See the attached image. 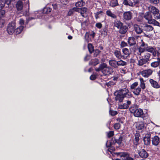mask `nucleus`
<instances>
[{
	"instance_id": "f8f14e48",
	"label": "nucleus",
	"mask_w": 160,
	"mask_h": 160,
	"mask_svg": "<svg viewBox=\"0 0 160 160\" xmlns=\"http://www.w3.org/2000/svg\"><path fill=\"white\" fill-rule=\"evenodd\" d=\"M138 153L140 156L142 158H146L148 156L147 152L143 149L141 151H138Z\"/></svg>"
},
{
	"instance_id": "e433bc0d",
	"label": "nucleus",
	"mask_w": 160,
	"mask_h": 160,
	"mask_svg": "<svg viewBox=\"0 0 160 160\" xmlns=\"http://www.w3.org/2000/svg\"><path fill=\"white\" fill-rule=\"evenodd\" d=\"M118 62V66H124L127 65V62L123 61L122 60H120V61Z\"/></svg>"
},
{
	"instance_id": "6ab92c4d",
	"label": "nucleus",
	"mask_w": 160,
	"mask_h": 160,
	"mask_svg": "<svg viewBox=\"0 0 160 160\" xmlns=\"http://www.w3.org/2000/svg\"><path fill=\"white\" fill-rule=\"evenodd\" d=\"M143 141L145 145H148L150 144V135L148 134L143 138Z\"/></svg>"
},
{
	"instance_id": "4468645a",
	"label": "nucleus",
	"mask_w": 160,
	"mask_h": 160,
	"mask_svg": "<svg viewBox=\"0 0 160 160\" xmlns=\"http://www.w3.org/2000/svg\"><path fill=\"white\" fill-rule=\"evenodd\" d=\"M152 144L153 145L157 146L158 145L160 142L159 138L158 136H156L152 138Z\"/></svg>"
},
{
	"instance_id": "603ef678",
	"label": "nucleus",
	"mask_w": 160,
	"mask_h": 160,
	"mask_svg": "<svg viewBox=\"0 0 160 160\" xmlns=\"http://www.w3.org/2000/svg\"><path fill=\"white\" fill-rule=\"evenodd\" d=\"M109 113L111 116H114L118 114V112L116 111L110 110L109 111Z\"/></svg>"
},
{
	"instance_id": "0eeeda50",
	"label": "nucleus",
	"mask_w": 160,
	"mask_h": 160,
	"mask_svg": "<svg viewBox=\"0 0 160 160\" xmlns=\"http://www.w3.org/2000/svg\"><path fill=\"white\" fill-rule=\"evenodd\" d=\"M140 135L139 133L136 132L135 134V138L133 140V147L134 149H136L139 144V141Z\"/></svg>"
},
{
	"instance_id": "e2e57ef3",
	"label": "nucleus",
	"mask_w": 160,
	"mask_h": 160,
	"mask_svg": "<svg viewBox=\"0 0 160 160\" xmlns=\"http://www.w3.org/2000/svg\"><path fill=\"white\" fill-rule=\"evenodd\" d=\"M145 49H146L145 48H142L141 47H140L138 48L139 52L141 53L144 52L145 51Z\"/></svg>"
},
{
	"instance_id": "6e6d98bb",
	"label": "nucleus",
	"mask_w": 160,
	"mask_h": 160,
	"mask_svg": "<svg viewBox=\"0 0 160 160\" xmlns=\"http://www.w3.org/2000/svg\"><path fill=\"white\" fill-rule=\"evenodd\" d=\"M127 46V43L124 41H122L120 44L121 48H123Z\"/></svg>"
},
{
	"instance_id": "cd10ccee",
	"label": "nucleus",
	"mask_w": 160,
	"mask_h": 160,
	"mask_svg": "<svg viewBox=\"0 0 160 160\" xmlns=\"http://www.w3.org/2000/svg\"><path fill=\"white\" fill-rule=\"evenodd\" d=\"M106 14L108 16L114 19L117 18V16L114 13H112L110 10H108L106 12Z\"/></svg>"
},
{
	"instance_id": "5fc2aeb1",
	"label": "nucleus",
	"mask_w": 160,
	"mask_h": 160,
	"mask_svg": "<svg viewBox=\"0 0 160 160\" xmlns=\"http://www.w3.org/2000/svg\"><path fill=\"white\" fill-rule=\"evenodd\" d=\"M151 23L153 24L156 26H158L159 23L154 20L151 19Z\"/></svg>"
},
{
	"instance_id": "423d86ee",
	"label": "nucleus",
	"mask_w": 160,
	"mask_h": 160,
	"mask_svg": "<svg viewBox=\"0 0 160 160\" xmlns=\"http://www.w3.org/2000/svg\"><path fill=\"white\" fill-rule=\"evenodd\" d=\"M115 145V144L114 143H113L112 141L111 140L107 141L106 143V146L107 148H108V150L111 153H112V152L115 150L114 147L113 146V145Z\"/></svg>"
},
{
	"instance_id": "393cba45",
	"label": "nucleus",
	"mask_w": 160,
	"mask_h": 160,
	"mask_svg": "<svg viewBox=\"0 0 160 160\" xmlns=\"http://www.w3.org/2000/svg\"><path fill=\"white\" fill-rule=\"evenodd\" d=\"M151 84L154 88H160V85L156 81L151 79Z\"/></svg>"
},
{
	"instance_id": "2f4dec72",
	"label": "nucleus",
	"mask_w": 160,
	"mask_h": 160,
	"mask_svg": "<svg viewBox=\"0 0 160 160\" xmlns=\"http://www.w3.org/2000/svg\"><path fill=\"white\" fill-rule=\"evenodd\" d=\"M144 18L147 21V22L150 23V12H148L145 13L144 16Z\"/></svg>"
},
{
	"instance_id": "680f3d73",
	"label": "nucleus",
	"mask_w": 160,
	"mask_h": 160,
	"mask_svg": "<svg viewBox=\"0 0 160 160\" xmlns=\"http://www.w3.org/2000/svg\"><path fill=\"white\" fill-rule=\"evenodd\" d=\"M96 27H97L98 29H100L102 27V24L100 22L97 23L96 24Z\"/></svg>"
},
{
	"instance_id": "bf43d9fd",
	"label": "nucleus",
	"mask_w": 160,
	"mask_h": 160,
	"mask_svg": "<svg viewBox=\"0 0 160 160\" xmlns=\"http://www.w3.org/2000/svg\"><path fill=\"white\" fill-rule=\"evenodd\" d=\"M74 12V8L71 9L69 10L68 13V15L70 16Z\"/></svg>"
},
{
	"instance_id": "f704fd0d",
	"label": "nucleus",
	"mask_w": 160,
	"mask_h": 160,
	"mask_svg": "<svg viewBox=\"0 0 160 160\" xmlns=\"http://www.w3.org/2000/svg\"><path fill=\"white\" fill-rule=\"evenodd\" d=\"M88 47L89 51L90 53H92L94 51V47L91 43H88Z\"/></svg>"
},
{
	"instance_id": "8fccbe9b",
	"label": "nucleus",
	"mask_w": 160,
	"mask_h": 160,
	"mask_svg": "<svg viewBox=\"0 0 160 160\" xmlns=\"http://www.w3.org/2000/svg\"><path fill=\"white\" fill-rule=\"evenodd\" d=\"M101 52V51L99 49L95 50L94 53V57H97Z\"/></svg>"
},
{
	"instance_id": "ea45409f",
	"label": "nucleus",
	"mask_w": 160,
	"mask_h": 160,
	"mask_svg": "<svg viewBox=\"0 0 160 160\" xmlns=\"http://www.w3.org/2000/svg\"><path fill=\"white\" fill-rule=\"evenodd\" d=\"M128 153L127 152H123L122 154L121 155V157H120L121 159L123 160H126Z\"/></svg>"
},
{
	"instance_id": "6e6552de",
	"label": "nucleus",
	"mask_w": 160,
	"mask_h": 160,
	"mask_svg": "<svg viewBox=\"0 0 160 160\" xmlns=\"http://www.w3.org/2000/svg\"><path fill=\"white\" fill-rule=\"evenodd\" d=\"M114 72L113 69L111 67H107L102 72L104 76H109L112 75Z\"/></svg>"
},
{
	"instance_id": "13d9d810",
	"label": "nucleus",
	"mask_w": 160,
	"mask_h": 160,
	"mask_svg": "<svg viewBox=\"0 0 160 160\" xmlns=\"http://www.w3.org/2000/svg\"><path fill=\"white\" fill-rule=\"evenodd\" d=\"M97 78V76L95 74H92L90 77V79L91 80H94Z\"/></svg>"
},
{
	"instance_id": "338daca9",
	"label": "nucleus",
	"mask_w": 160,
	"mask_h": 160,
	"mask_svg": "<svg viewBox=\"0 0 160 160\" xmlns=\"http://www.w3.org/2000/svg\"><path fill=\"white\" fill-rule=\"evenodd\" d=\"M126 160H134V159L130 157V154L128 153L127 157L126 158Z\"/></svg>"
},
{
	"instance_id": "37998d69",
	"label": "nucleus",
	"mask_w": 160,
	"mask_h": 160,
	"mask_svg": "<svg viewBox=\"0 0 160 160\" xmlns=\"http://www.w3.org/2000/svg\"><path fill=\"white\" fill-rule=\"evenodd\" d=\"M110 6L112 7H115L118 5L117 0L112 1L111 2Z\"/></svg>"
},
{
	"instance_id": "49530a36",
	"label": "nucleus",
	"mask_w": 160,
	"mask_h": 160,
	"mask_svg": "<svg viewBox=\"0 0 160 160\" xmlns=\"http://www.w3.org/2000/svg\"><path fill=\"white\" fill-rule=\"evenodd\" d=\"M138 82H134L132 84L130 88L131 89H134V88L138 85Z\"/></svg>"
},
{
	"instance_id": "9b49d317",
	"label": "nucleus",
	"mask_w": 160,
	"mask_h": 160,
	"mask_svg": "<svg viewBox=\"0 0 160 160\" xmlns=\"http://www.w3.org/2000/svg\"><path fill=\"white\" fill-rule=\"evenodd\" d=\"M131 101L129 100L127 101L126 102H125L122 104L119 105V108L120 109H126L128 108L129 105L131 104Z\"/></svg>"
},
{
	"instance_id": "473e14b6",
	"label": "nucleus",
	"mask_w": 160,
	"mask_h": 160,
	"mask_svg": "<svg viewBox=\"0 0 160 160\" xmlns=\"http://www.w3.org/2000/svg\"><path fill=\"white\" fill-rule=\"evenodd\" d=\"M103 13L102 11H100L96 12L95 14V16L96 19H98L103 15Z\"/></svg>"
},
{
	"instance_id": "f3484780",
	"label": "nucleus",
	"mask_w": 160,
	"mask_h": 160,
	"mask_svg": "<svg viewBox=\"0 0 160 160\" xmlns=\"http://www.w3.org/2000/svg\"><path fill=\"white\" fill-rule=\"evenodd\" d=\"M128 43L131 46L135 45L136 43L135 38L133 37L129 38L128 40Z\"/></svg>"
},
{
	"instance_id": "052dcab7",
	"label": "nucleus",
	"mask_w": 160,
	"mask_h": 160,
	"mask_svg": "<svg viewBox=\"0 0 160 160\" xmlns=\"http://www.w3.org/2000/svg\"><path fill=\"white\" fill-rule=\"evenodd\" d=\"M5 13V12L4 10L0 9V18H2L1 17L4 15Z\"/></svg>"
},
{
	"instance_id": "ddd939ff",
	"label": "nucleus",
	"mask_w": 160,
	"mask_h": 160,
	"mask_svg": "<svg viewBox=\"0 0 160 160\" xmlns=\"http://www.w3.org/2000/svg\"><path fill=\"white\" fill-rule=\"evenodd\" d=\"M107 67V65L105 63H102L100 65L99 67L98 68H95V70L97 72H99L102 71L104 69Z\"/></svg>"
},
{
	"instance_id": "a211bd4d",
	"label": "nucleus",
	"mask_w": 160,
	"mask_h": 160,
	"mask_svg": "<svg viewBox=\"0 0 160 160\" xmlns=\"http://www.w3.org/2000/svg\"><path fill=\"white\" fill-rule=\"evenodd\" d=\"M123 3L125 5L131 7H133L135 5V4L132 2V0H124Z\"/></svg>"
},
{
	"instance_id": "3c124183",
	"label": "nucleus",
	"mask_w": 160,
	"mask_h": 160,
	"mask_svg": "<svg viewBox=\"0 0 160 160\" xmlns=\"http://www.w3.org/2000/svg\"><path fill=\"white\" fill-rule=\"evenodd\" d=\"M38 18V17L37 16H35L34 17H29L28 18H27V19H26V22L28 23V22L29 21H31L32 20H33V19H36Z\"/></svg>"
},
{
	"instance_id": "72a5a7b5",
	"label": "nucleus",
	"mask_w": 160,
	"mask_h": 160,
	"mask_svg": "<svg viewBox=\"0 0 160 160\" xmlns=\"http://www.w3.org/2000/svg\"><path fill=\"white\" fill-rule=\"evenodd\" d=\"M147 62V61L145 59V58H141L138 61V64L139 66H142Z\"/></svg>"
},
{
	"instance_id": "79ce46f5",
	"label": "nucleus",
	"mask_w": 160,
	"mask_h": 160,
	"mask_svg": "<svg viewBox=\"0 0 160 160\" xmlns=\"http://www.w3.org/2000/svg\"><path fill=\"white\" fill-rule=\"evenodd\" d=\"M6 0H0V9L2 8L4 6L6 2Z\"/></svg>"
},
{
	"instance_id": "a19ab883",
	"label": "nucleus",
	"mask_w": 160,
	"mask_h": 160,
	"mask_svg": "<svg viewBox=\"0 0 160 160\" xmlns=\"http://www.w3.org/2000/svg\"><path fill=\"white\" fill-rule=\"evenodd\" d=\"M150 57V54L148 53H145L144 56L143 57V58H145V59L148 62V61L149 60V59Z\"/></svg>"
},
{
	"instance_id": "09e8293b",
	"label": "nucleus",
	"mask_w": 160,
	"mask_h": 160,
	"mask_svg": "<svg viewBox=\"0 0 160 160\" xmlns=\"http://www.w3.org/2000/svg\"><path fill=\"white\" fill-rule=\"evenodd\" d=\"M114 135L113 131H109L107 134V136L108 138L112 137Z\"/></svg>"
},
{
	"instance_id": "864d4df0",
	"label": "nucleus",
	"mask_w": 160,
	"mask_h": 160,
	"mask_svg": "<svg viewBox=\"0 0 160 160\" xmlns=\"http://www.w3.org/2000/svg\"><path fill=\"white\" fill-rule=\"evenodd\" d=\"M5 21L2 18H0V28L4 27Z\"/></svg>"
},
{
	"instance_id": "f257e3e1",
	"label": "nucleus",
	"mask_w": 160,
	"mask_h": 160,
	"mask_svg": "<svg viewBox=\"0 0 160 160\" xmlns=\"http://www.w3.org/2000/svg\"><path fill=\"white\" fill-rule=\"evenodd\" d=\"M151 53L154 57H157V61H154L151 63V66L153 68H156L159 65L158 58L160 55V46L156 47H151Z\"/></svg>"
},
{
	"instance_id": "58836bf2",
	"label": "nucleus",
	"mask_w": 160,
	"mask_h": 160,
	"mask_svg": "<svg viewBox=\"0 0 160 160\" xmlns=\"http://www.w3.org/2000/svg\"><path fill=\"white\" fill-rule=\"evenodd\" d=\"M142 42V44L141 45L140 47H144L146 49L148 52H150V48L149 47H148V48L147 49V48L148 45L147 44H145L144 42L142 40H141Z\"/></svg>"
},
{
	"instance_id": "b1692460",
	"label": "nucleus",
	"mask_w": 160,
	"mask_h": 160,
	"mask_svg": "<svg viewBox=\"0 0 160 160\" xmlns=\"http://www.w3.org/2000/svg\"><path fill=\"white\" fill-rule=\"evenodd\" d=\"M114 54L116 57L118 59H121L123 57L120 50H115L114 51Z\"/></svg>"
},
{
	"instance_id": "5701e85b",
	"label": "nucleus",
	"mask_w": 160,
	"mask_h": 160,
	"mask_svg": "<svg viewBox=\"0 0 160 160\" xmlns=\"http://www.w3.org/2000/svg\"><path fill=\"white\" fill-rule=\"evenodd\" d=\"M23 7V3L21 1H18L16 4V7L18 11L21 10Z\"/></svg>"
},
{
	"instance_id": "20e7f679",
	"label": "nucleus",
	"mask_w": 160,
	"mask_h": 160,
	"mask_svg": "<svg viewBox=\"0 0 160 160\" xmlns=\"http://www.w3.org/2000/svg\"><path fill=\"white\" fill-rule=\"evenodd\" d=\"M134 116L137 117H141L142 116V118L143 120H145L147 119L148 117V116H147L144 114L143 110L141 108H138L133 113Z\"/></svg>"
},
{
	"instance_id": "de8ad7c7",
	"label": "nucleus",
	"mask_w": 160,
	"mask_h": 160,
	"mask_svg": "<svg viewBox=\"0 0 160 160\" xmlns=\"http://www.w3.org/2000/svg\"><path fill=\"white\" fill-rule=\"evenodd\" d=\"M114 84H115V82L112 81H110L108 82H106L105 84V85L108 87H111Z\"/></svg>"
},
{
	"instance_id": "c9c22d12",
	"label": "nucleus",
	"mask_w": 160,
	"mask_h": 160,
	"mask_svg": "<svg viewBox=\"0 0 160 160\" xmlns=\"http://www.w3.org/2000/svg\"><path fill=\"white\" fill-rule=\"evenodd\" d=\"M141 90V88L140 87H138L135 89H134V91H133V92L135 95H138L140 94Z\"/></svg>"
},
{
	"instance_id": "a18cd8bd",
	"label": "nucleus",
	"mask_w": 160,
	"mask_h": 160,
	"mask_svg": "<svg viewBox=\"0 0 160 160\" xmlns=\"http://www.w3.org/2000/svg\"><path fill=\"white\" fill-rule=\"evenodd\" d=\"M113 127L115 129L117 130L120 129L121 127V125L119 123H117L114 124Z\"/></svg>"
},
{
	"instance_id": "1a4fd4ad",
	"label": "nucleus",
	"mask_w": 160,
	"mask_h": 160,
	"mask_svg": "<svg viewBox=\"0 0 160 160\" xmlns=\"http://www.w3.org/2000/svg\"><path fill=\"white\" fill-rule=\"evenodd\" d=\"M132 13L129 11L124 12L123 15V17L124 20H129L132 18Z\"/></svg>"
},
{
	"instance_id": "bb28decb",
	"label": "nucleus",
	"mask_w": 160,
	"mask_h": 160,
	"mask_svg": "<svg viewBox=\"0 0 160 160\" xmlns=\"http://www.w3.org/2000/svg\"><path fill=\"white\" fill-rule=\"evenodd\" d=\"M15 23L14 22H12L9 23L8 26V30H13L15 29Z\"/></svg>"
},
{
	"instance_id": "c756f323",
	"label": "nucleus",
	"mask_w": 160,
	"mask_h": 160,
	"mask_svg": "<svg viewBox=\"0 0 160 160\" xmlns=\"http://www.w3.org/2000/svg\"><path fill=\"white\" fill-rule=\"evenodd\" d=\"M85 2L83 0H81L80 1L77 2L75 3V6L77 7H81L85 5Z\"/></svg>"
},
{
	"instance_id": "0e129e2a",
	"label": "nucleus",
	"mask_w": 160,
	"mask_h": 160,
	"mask_svg": "<svg viewBox=\"0 0 160 160\" xmlns=\"http://www.w3.org/2000/svg\"><path fill=\"white\" fill-rule=\"evenodd\" d=\"M116 120L119 123H123V122L122 118H118L116 119Z\"/></svg>"
},
{
	"instance_id": "7c9ffc66",
	"label": "nucleus",
	"mask_w": 160,
	"mask_h": 160,
	"mask_svg": "<svg viewBox=\"0 0 160 160\" xmlns=\"http://www.w3.org/2000/svg\"><path fill=\"white\" fill-rule=\"evenodd\" d=\"M122 51L126 57L129 56L130 54V52L128 49L126 48H124L122 49Z\"/></svg>"
},
{
	"instance_id": "39448f33",
	"label": "nucleus",
	"mask_w": 160,
	"mask_h": 160,
	"mask_svg": "<svg viewBox=\"0 0 160 160\" xmlns=\"http://www.w3.org/2000/svg\"><path fill=\"white\" fill-rule=\"evenodd\" d=\"M151 12L153 14L155 18L156 19L160 18V14L159 13V11L155 7L152 6L151 7Z\"/></svg>"
},
{
	"instance_id": "4d7b16f0",
	"label": "nucleus",
	"mask_w": 160,
	"mask_h": 160,
	"mask_svg": "<svg viewBox=\"0 0 160 160\" xmlns=\"http://www.w3.org/2000/svg\"><path fill=\"white\" fill-rule=\"evenodd\" d=\"M101 35L103 37H105L107 35V32L106 31H100Z\"/></svg>"
},
{
	"instance_id": "69168bd1",
	"label": "nucleus",
	"mask_w": 160,
	"mask_h": 160,
	"mask_svg": "<svg viewBox=\"0 0 160 160\" xmlns=\"http://www.w3.org/2000/svg\"><path fill=\"white\" fill-rule=\"evenodd\" d=\"M24 21L22 18H20L19 21V23L21 25H24Z\"/></svg>"
},
{
	"instance_id": "a878e982",
	"label": "nucleus",
	"mask_w": 160,
	"mask_h": 160,
	"mask_svg": "<svg viewBox=\"0 0 160 160\" xmlns=\"http://www.w3.org/2000/svg\"><path fill=\"white\" fill-rule=\"evenodd\" d=\"M141 74L144 77H148L150 75V69L143 70L141 72Z\"/></svg>"
},
{
	"instance_id": "7ed1b4c3",
	"label": "nucleus",
	"mask_w": 160,
	"mask_h": 160,
	"mask_svg": "<svg viewBox=\"0 0 160 160\" xmlns=\"http://www.w3.org/2000/svg\"><path fill=\"white\" fill-rule=\"evenodd\" d=\"M120 93L121 94L124 98H130L132 97L131 92L129 91L128 89L124 88L119 90Z\"/></svg>"
},
{
	"instance_id": "2eb2a0df",
	"label": "nucleus",
	"mask_w": 160,
	"mask_h": 160,
	"mask_svg": "<svg viewBox=\"0 0 160 160\" xmlns=\"http://www.w3.org/2000/svg\"><path fill=\"white\" fill-rule=\"evenodd\" d=\"M109 65L115 68H118V62L115 60H111L108 61Z\"/></svg>"
},
{
	"instance_id": "9d476101",
	"label": "nucleus",
	"mask_w": 160,
	"mask_h": 160,
	"mask_svg": "<svg viewBox=\"0 0 160 160\" xmlns=\"http://www.w3.org/2000/svg\"><path fill=\"white\" fill-rule=\"evenodd\" d=\"M114 95L116 96L115 97V100L116 101H118V102H122L124 98L122 96V95H121L119 92H118L117 93V94H116L115 93H114Z\"/></svg>"
},
{
	"instance_id": "4c0bfd02",
	"label": "nucleus",
	"mask_w": 160,
	"mask_h": 160,
	"mask_svg": "<svg viewBox=\"0 0 160 160\" xmlns=\"http://www.w3.org/2000/svg\"><path fill=\"white\" fill-rule=\"evenodd\" d=\"M140 87L142 89H144L145 88V84L144 82V80L142 78H140Z\"/></svg>"
},
{
	"instance_id": "c85d7f7f",
	"label": "nucleus",
	"mask_w": 160,
	"mask_h": 160,
	"mask_svg": "<svg viewBox=\"0 0 160 160\" xmlns=\"http://www.w3.org/2000/svg\"><path fill=\"white\" fill-rule=\"evenodd\" d=\"M87 11V9L85 7H83L82 8H80V11L79 12L83 17H85V14H86Z\"/></svg>"
},
{
	"instance_id": "dca6fc26",
	"label": "nucleus",
	"mask_w": 160,
	"mask_h": 160,
	"mask_svg": "<svg viewBox=\"0 0 160 160\" xmlns=\"http://www.w3.org/2000/svg\"><path fill=\"white\" fill-rule=\"evenodd\" d=\"M99 63V60L98 58L92 59L89 62V65L95 66Z\"/></svg>"
},
{
	"instance_id": "4be33fe9",
	"label": "nucleus",
	"mask_w": 160,
	"mask_h": 160,
	"mask_svg": "<svg viewBox=\"0 0 160 160\" xmlns=\"http://www.w3.org/2000/svg\"><path fill=\"white\" fill-rule=\"evenodd\" d=\"M122 23L120 21L116 20L115 21L114 25L115 27L117 28V29H121L122 28Z\"/></svg>"
},
{
	"instance_id": "c03bdc74",
	"label": "nucleus",
	"mask_w": 160,
	"mask_h": 160,
	"mask_svg": "<svg viewBox=\"0 0 160 160\" xmlns=\"http://www.w3.org/2000/svg\"><path fill=\"white\" fill-rule=\"evenodd\" d=\"M92 31V32L91 34H89V33L87 32L85 35V38H86L87 36L88 38L89 36L90 35V36H92V38H94L95 37V33Z\"/></svg>"
},
{
	"instance_id": "f03ea898",
	"label": "nucleus",
	"mask_w": 160,
	"mask_h": 160,
	"mask_svg": "<svg viewBox=\"0 0 160 160\" xmlns=\"http://www.w3.org/2000/svg\"><path fill=\"white\" fill-rule=\"evenodd\" d=\"M113 143L118 144L119 146L122 147L124 145L125 142L123 136L121 135H117L113 137L111 140Z\"/></svg>"
},
{
	"instance_id": "412c9836",
	"label": "nucleus",
	"mask_w": 160,
	"mask_h": 160,
	"mask_svg": "<svg viewBox=\"0 0 160 160\" xmlns=\"http://www.w3.org/2000/svg\"><path fill=\"white\" fill-rule=\"evenodd\" d=\"M138 108V106L136 104L132 105L129 108V110L132 113H133Z\"/></svg>"
},
{
	"instance_id": "aec40b11",
	"label": "nucleus",
	"mask_w": 160,
	"mask_h": 160,
	"mask_svg": "<svg viewBox=\"0 0 160 160\" xmlns=\"http://www.w3.org/2000/svg\"><path fill=\"white\" fill-rule=\"evenodd\" d=\"M136 128L138 130H142L144 127V125L143 122H138L136 123Z\"/></svg>"
},
{
	"instance_id": "774afa93",
	"label": "nucleus",
	"mask_w": 160,
	"mask_h": 160,
	"mask_svg": "<svg viewBox=\"0 0 160 160\" xmlns=\"http://www.w3.org/2000/svg\"><path fill=\"white\" fill-rule=\"evenodd\" d=\"M134 30H140V28L138 25H134Z\"/></svg>"
}]
</instances>
